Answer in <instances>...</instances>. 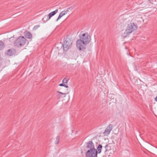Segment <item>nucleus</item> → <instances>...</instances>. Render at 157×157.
Here are the masks:
<instances>
[{
	"mask_svg": "<svg viewBox=\"0 0 157 157\" xmlns=\"http://www.w3.org/2000/svg\"><path fill=\"white\" fill-rule=\"evenodd\" d=\"M24 35L25 37L29 39H31L32 37V34L27 31H26L24 32Z\"/></svg>",
	"mask_w": 157,
	"mask_h": 157,
	"instance_id": "obj_11",
	"label": "nucleus"
},
{
	"mask_svg": "<svg viewBox=\"0 0 157 157\" xmlns=\"http://www.w3.org/2000/svg\"><path fill=\"white\" fill-rule=\"evenodd\" d=\"M86 148L89 150H94L95 149L94 147V144L92 141H90L87 142Z\"/></svg>",
	"mask_w": 157,
	"mask_h": 157,
	"instance_id": "obj_10",
	"label": "nucleus"
},
{
	"mask_svg": "<svg viewBox=\"0 0 157 157\" xmlns=\"http://www.w3.org/2000/svg\"><path fill=\"white\" fill-rule=\"evenodd\" d=\"M71 7H70L67 8V10H63L61 12V13L59 14V16L57 19V21H58L59 19L62 17L64 15L66 14L67 12L69 11V10L71 9Z\"/></svg>",
	"mask_w": 157,
	"mask_h": 157,
	"instance_id": "obj_8",
	"label": "nucleus"
},
{
	"mask_svg": "<svg viewBox=\"0 0 157 157\" xmlns=\"http://www.w3.org/2000/svg\"><path fill=\"white\" fill-rule=\"evenodd\" d=\"M68 79L67 78H65L63 80L62 82L63 83L65 84V83L67 84Z\"/></svg>",
	"mask_w": 157,
	"mask_h": 157,
	"instance_id": "obj_16",
	"label": "nucleus"
},
{
	"mask_svg": "<svg viewBox=\"0 0 157 157\" xmlns=\"http://www.w3.org/2000/svg\"><path fill=\"white\" fill-rule=\"evenodd\" d=\"M97 151L96 149L94 150H89L86 153L87 157H95L97 156Z\"/></svg>",
	"mask_w": 157,
	"mask_h": 157,
	"instance_id": "obj_5",
	"label": "nucleus"
},
{
	"mask_svg": "<svg viewBox=\"0 0 157 157\" xmlns=\"http://www.w3.org/2000/svg\"><path fill=\"white\" fill-rule=\"evenodd\" d=\"M64 85V84L63 83L60 84L59 85V86H63Z\"/></svg>",
	"mask_w": 157,
	"mask_h": 157,
	"instance_id": "obj_19",
	"label": "nucleus"
},
{
	"mask_svg": "<svg viewBox=\"0 0 157 157\" xmlns=\"http://www.w3.org/2000/svg\"><path fill=\"white\" fill-rule=\"evenodd\" d=\"M58 12V10L56 9V10H55L54 11H52L47 16V17L48 18H47V19L46 21L44 20V18H45L46 17V16H45L43 18L42 20L43 21H47L50 18L52 17V16L55 15L56 13H57Z\"/></svg>",
	"mask_w": 157,
	"mask_h": 157,
	"instance_id": "obj_7",
	"label": "nucleus"
},
{
	"mask_svg": "<svg viewBox=\"0 0 157 157\" xmlns=\"http://www.w3.org/2000/svg\"><path fill=\"white\" fill-rule=\"evenodd\" d=\"M14 37H11L10 38H9V39H13Z\"/></svg>",
	"mask_w": 157,
	"mask_h": 157,
	"instance_id": "obj_22",
	"label": "nucleus"
},
{
	"mask_svg": "<svg viewBox=\"0 0 157 157\" xmlns=\"http://www.w3.org/2000/svg\"><path fill=\"white\" fill-rule=\"evenodd\" d=\"M72 44V41L69 39H67L64 41L63 44V48L64 51H67L70 48Z\"/></svg>",
	"mask_w": 157,
	"mask_h": 157,
	"instance_id": "obj_4",
	"label": "nucleus"
},
{
	"mask_svg": "<svg viewBox=\"0 0 157 157\" xmlns=\"http://www.w3.org/2000/svg\"><path fill=\"white\" fill-rule=\"evenodd\" d=\"M4 44L3 42L1 41H0V50L4 48Z\"/></svg>",
	"mask_w": 157,
	"mask_h": 157,
	"instance_id": "obj_14",
	"label": "nucleus"
},
{
	"mask_svg": "<svg viewBox=\"0 0 157 157\" xmlns=\"http://www.w3.org/2000/svg\"><path fill=\"white\" fill-rule=\"evenodd\" d=\"M27 41V40L24 36H20L14 40L13 45L15 47H21L24 46Z\"/></svg>",
	"mask_w": 157,
	"mask_h": 157,
	"instance_id": "obj_3",
	"label": "nucleus"
},
{
	"mask_svg": "<svg viewBox=\"0 0 157 157\" xmlns=\"http://www.w3.org/2000/svg\"><path fill=\"white\" fill-rule=\"evenodd\" d=\"M102 146L101 144H99L97 147V153L99 154L101 152V149H102Z\"/></svg>",
	"mask_w": 157,
	"mask_h": 157,
	"instance_id": "obj_13",
	"label": "nucleus"
},
{
	"mask_svg": "<svg viewBox=\"0 0 157 157\" xmlns=\"http://www.w3.org/2000/svg\"><path fill=\"white\" fill-rule=\"evenodd\" d=\"M60 137L59 136H57L56 137V140L55 141V143L56 144H58L59 141Z\"/></svg>",
	"mask_w": 157,
	"mask_h": 157,
	"instance_id": "obj_15",
	"label": "nucleus"
},
{
	"mask_svg": "<svg viewBox=\"0 0 157 157\" xmlns=\"http://www.w3.org/2000/svg\"><path fill=\"white\" fill-rule=\"evenodd\" d=\"M108 147V145L107 144L106 145H105V146L104 147L105 149V152H106L107 150V147Z\"/></svg>",
	"mask_w": 157,
	"mask_h": 157,
	"instance_id": "obj_18",
	"label": "nucleus"
},
{
	"mask_svg": "<svg viewBox=\"0 0 157 157\" xmlns=\"http://www.w3.org/2000/svg\"><path fill=\"white\" fill-rule=\"evenodd\" d=\"M113 129V125L110 124L105 129L104 131L103 132V134L104 136H108L110 133L111 131Z\"/></svg>",
	"mask_w": 157,
	"mask_h": 157,
	"instance_id": "obj_6",
	"label": "nucleus"
},
{
	"mask_svg": "<svg viewBox=\"0 0 157 157\" xmlns=\"http://www.w3.org/2000/svg\"><path fill=\"white\" fill-rule=\"evenodd\" d=\"M122 24L123 25H121V26H123L124 25L127 24L126 29L124 33V34L125 36L134 32L137 28V25L135 24L134 22L127 19L124 20Z\"/></svg>",
	"mask_w": 157,
	"mask_h": 157,
	"instance_id": "obj_2",
	"label": "nucleus"
},
{
	"mask_svg": "<svg viewBox=\"0 0 157 157\" xmlns=\"http://www.w3.org/2000/svg\"><path fill=\"white\" fill-rule=\"evenodd\" d=\"M79 39L76 41V47L79 50H83L86 48V45L88 44L91 40L88 33H81L79 36Z\"/></svg>",
	"mask_w": 157,
	"mask_h": 157,
	"instance_id": "obj_1",
	"label": "nucleus"
},
{
	"mask_svg": "<svg viewBox=\"0 0 157 157\" xmlns=\"http://www.w3.org/2000/svg\"><path fill=\"white\" fill-rule=\"evenodd\" d=\"M40 26V25H37L35 26L33 28V29L34 30H36V29H37Z\"/></svg>",
	"mask_w": 157,
	"mask_h": 157,
	"instance_id": "obj_17",
	"label": "nucleus"
},
{
	"mask_svg": "<svg viewBox=\"0 0 157 157\" xmlns=\"http://www.w3.org/2000/svg\"><path fill=\"white\" fill-rule=\"evenodd\" d=\"M63 86H64L65 87L67 88L68 87V86L66 85H65V84H64V85Z\"/></svg>",
	"mask_w": 157,
	"mask_h": 157,
	"instance_id": "obj_20",
	"label": "nucleus"
},
{
	"mask_svg": "<svg viewBox=\"0 0 157 157\" xmlns=\"http://www.w3.org/2000/svg\"><path fill=\"white\" fill-rule=\"evenodd\" d=\"M16 53V50L14 48H11L8 50L6 52V54L9 56H11Z\"/></svg>",
	"mask_w": 157,
	"mask_h": 157,
	"instance_id": "obj_9",
	"label": "nucleus"
},
{
	"mask_svg": "<svg viewBox=\"0 0 157 157\" xmlns=\"http://www.w3.org/2000/svg\"><path fill=\"white\" fill-rule=\"evenodd\" d=\"M57 92L58 94L56 95V97L58 99H60L61 98L65 97L66 96V94L59 91H57Z\"/></svg>",
	"mask_w": 157,
	"mask_h": 157,
	"instance_id": "obj_12",
	"label": "nucleus"
},
{
	"mask_svg": "<svg viewBox=\"0 0 157 157\" xmlns=\"http://www.w3.org/2000/svg\"><path fill=\"white\" fill-rule=\"evenodd\" d=\"M155 101H157V96L156 97V98H155Z\"/></svg>",
	"mask_w": 157,
	"mask_h": 157,
	"instance_id": "obj_21",
	"label": "nucleus"
}]
</instances>
